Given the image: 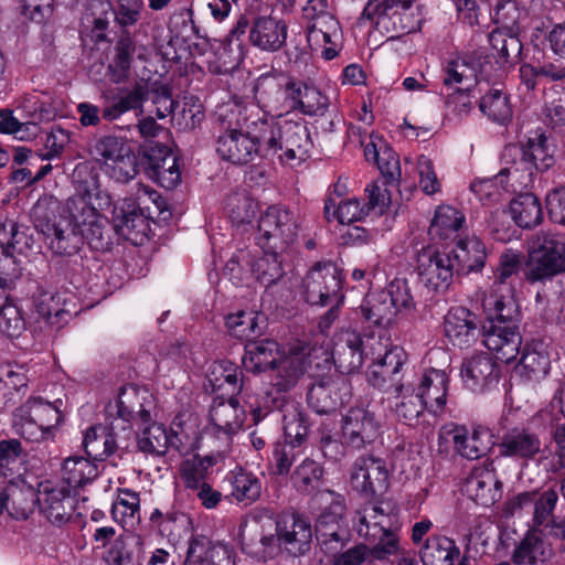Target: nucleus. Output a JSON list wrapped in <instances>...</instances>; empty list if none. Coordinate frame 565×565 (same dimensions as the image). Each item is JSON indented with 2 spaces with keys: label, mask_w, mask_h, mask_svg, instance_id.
<instances>
[{
  "label": "nucleus",
  "mask_w": 565,
  "mask_h": 565,
  "mask_svg": "<svg viewBox=\"0 0 565 565\" xmlns=\"http://www.w3.org/2000/svg\"><path fill=\"white\" fill-rule=\"evenodd\" d=\"M223 131L216 139V152L233 164H247L257 158L278 156L289 166L303 161L312 146L307 127L299 121H268L259 118L247 124L246 130L223 119Z\"/></svg>",
  "instance_id": "1"
},
{
  "label": "nucleus",
  "mask_w": 565,
  "mask_h": 565,
  "mask_svg": "<svg viewBox=\"0 0 565 565\" xmlns=\"http://www.w3.org/2000/svg\"><path fill=\"white\" fill-rule=\"evenodd\" d=\"M92 172L89 162L76 164L73 178L78 186L66 200L62 217L83 231L89 246L98 250L110 243L108 221L102 211L111 205V196L99 189L98 177Z\"/></svg>",
  "instance_id": "2"
},
{
  "label": "nucleus",
  "mask_w": 565,
  "mask_h": 565,
  "mask_svg": "<svg viewBox=\"0 0 565 565\" xmlns=\"http://www.w3.org/2000/svg\"><path fill=\"white\" fill-rule=\"evenodd\" d=\"M522 266L523 254L520 250L507 248L500 254L493 269V281L482 300L484 310H494L505 319L520 315L516 288L521 285Z\"/></svg>",
  "instance_id": "3"
},
{
  "label": "nucleus",
  "mask_w": 565,
  "mask_h": 565,
  "mask_svg": "<svg viewBox=\"0 0 565 565\" xmlns=\"http://www.w3.org/2000/svg\"><path fill=\"white\" fill-rule=\"evenodd\" d=\"M353 526L361 537L377 541L372 547L373 557L382 561L399 553L397 514L390 503L369 504L356 511Z\"/></svg>",
  "instance_id": "4"
},
{
  "label": "nucleus",
  "mask_w": 565,
  "mask_h": 565,
  "mask_svg": "<svg viewBox=\"0 0 565 565\" xmlns=\"http://www.w3.org/2000/svg\"><path fill=\"white\" fill-rule=\"evenodd\" d=\"M148 85L141 82H136L130 87L104 89L100 94L102 110L98 106L87 102L77 105L79 122L85 127L98 126L102 119L115 121L129 111L140 115L143 113V105L148 100Z\"/></svg>",
  "instance_id": "5"
},
{
  "label": "nucleus",
  "mask_w": 565,
  "mask_h": 565,
  "mask_svg": "<svg viewBox=\"0 0 565 565\" xmlns=\"http://www.w3.org/2000/svg\"><path fill=\"white\" fill-rule=\"evenodd\" d=\"M57 403L61 401L51 403L42 397H30L13 413L15 434L32 443L51 438L53 429L62 422Z\"/></svg>",
  "instance_id": "6"
},
{
  "label": "nucleus",
  "mask_w": 565,
  "mask_h": 565,
  "mask_svg": "<svg viewBox=\"0 0 565 565\" xmlns=\"http://www.w3.org/2000/svg\"><path fill=\"white\" fill-rule=\"evenodd\" d=\"M90 154L114 181L127 183L138 174L137 157L125 137L104 135L89 148Z\"/></svg>",
  "instance_id": "7"
},
{
  "label": "nucleus",
  "mask_w": 565,
  "mask_h": 565,
  "mask_svg": "<svg viewBox=\"0 0 565 565\" xmlns=\"http://www.w3.org/2000/svg\"><path fill=\"white\" fill-rule=\"evenodd\" d=\"M565 273V242L554 234L537 233L530 246L524 278L535 284Z\"/></svg>",
  "instance_id": "8"
},
{
  "label": "nucleus",
  "mask_w": 565,
  "mask_h": 565,
  "mask_svg": "<svg viewBox=\"0 0 565 565\" xmlns=\"http://www.w3.org/2000/svg\"><path fill=\"white\" fill-rule=\"evenodd\" d=\"M299 81L276 75H263L255 86V98L268 121H289L284 116L296 110Z\"/></svg>",
  "instance_id": "9"
},
{
  "label": "nucleus",
  "mask_w": 565,
  "mask_h": 565,
  "mask_svg": "<svg viewBox=\"0 0 565 565\" xmlns=\"http://www.w3.org/2000/svg\"><path fill=\"white\" fill-rule=\"evenodd\" d=\"M301 295L312 306L342 303L341 270L331 262L315 264L302 279Z\"/></svg>",
  "instance_id": "10"
},
{
  "label": "nucleus",
  "mask_w": 565,
  "mask_h": 565,
  "mask_svg": "<svg viewBox=\"0 0 565 565\" xmlns=\"http://www.w3.org/2000/svg\"><path fill=\"white\" fill-rule=\"evenodd\" d=\"M298 225L291 211L269 206L258 221L256 241L263 250L285 252L296 239Z\"/></svg>",
  "instance_id": "11"
},
{
  "label": "nucleus",
  "mask_w": 565,
  "mask_h": 565,
  "mask_svg": "<svg viewBox=\"0 0 565 565\" xmlns=\"http://www.w3.org/2000/svg\"><path fill=\"white\" fill-rule=\"evenodd\" d=\"M375 344L381 345V339H376L374 334L362 335L353 329H342L333 339L334 364L341 373L355 372L369 355L377 353Z\"/></svg>",
  "instance_id": "12"
},
{
  "label": "nucleus",
  "mask_w": 565,
  "mask_h": 565,
  "mask_svg": "<svg viewBox=\"0 0 565 565\" xmlns=\"http://www.w3.org/2000/svg\"><path fill=\"white\" fill-rule=\"evenodd\" d=\"M329 503L319 514L316 523L318 540L330 554H337L351 537L344 519L345 503L341 494L328 491L322 494Z\"/></svg>",
  "instance_id": "13"
},
{
  "label": "nucleus",
  "mask_w": 565,
  "mask_h": 565,
  "mask_svg": "<svg viewBox=\"0 0 565 565\" xmlns=\"http://www.w3.org/2000/svg\"><path fill=\"white\" fill-rule=\"evenodd\" d=\"M154 398L146 387L129 384L121 388L116 403V414L111 420L113 430L131 429L135 425L151 422Z\"/></svg>",
  "instance_id": "14"
},
{
  "label": "nucleus",
  "mask_w": 565,
  "mask_h": 565,
  "mask_svg": "<svg viewBox=\"0 0 565 565\" xmlns=\"http://www.w3.org/2000/svg\"><path fill=\"white\" fill-rule=\"evenodd\" d=\"M486 311L491 320V326L484 333L483 343L495 354L498 360L510 363L520 353L522 344L518 327L520 315L513 319H505L499 317L494 310Z\"/></svg>",
  "instance_id": "15"
},
{
  "label": "nucleus",
  "mask_w": 565,
  "mask_h": 565,
  "mask_svg": "<svg viewBox=\"0 0 565 565\" xmlns=\"http://www.w3.org/2000/svg\"><path fill=\"white\" fill-rule=\"evenodd\" d=\"M416 270L424 286L436 291H445L457 271L452 256L428 246L417 255Z\"/></svg>",
  "instance_id": "16"
},
{
  "label": "nucleus",
  "mask_w": 565,
  "mask_h": 565,
  "mask_svg": "<svg viewBox=\"0 0 565 565\" xmlns=\"http://www.w3.org/2000/svg\"><path fill=\"white\" fill-rule=\"evenodd\" d=\"M380 431L381 422L367 407H351L342 417V437L354 449H362L374 443Z\"/></svg>",
  "instance_id": "17"
},
{
  "label": "nucleus",
  "mask_w": 565,
  "mask_h": 565,
  "mask_svg": "<svg viewBox=\"0 0 565 565\" xmlns=\"http://www.w3.org/2000/svg\"><path fill=\"white\" fill-rule=\"evenodd\" d=\"M310 351L308 345L292 344L282 352L269 371L270 384L278 392H287L297 384L309 366Z\"/></svg>",
  "instance_id": "18"
},
{
  "label": "nucleus",
  "mask_w": 565,
  "mask_h": 565,
  "mask_svg": "<svg viewBox=\"0 0 565 565\" xmlns=\"http://www.w3.org/2000/svg\"><path fill=\"white\" fill-rule=\"evenodd\" d=\"M351 397V385L342 375L326 376L313 383L307 394L309 406L318 414L337 411Z\"/></svg>",
  "instance_id": "19"
},
{
  "label": "nucleus",
  "mask_w": 565,
  "mask_h": 565,
  "mask_svg": "<svg viewBox=\"0 0 565 565\" xmlns=\"http://www.w3.org/2000/svg\"><path fill=\"white\" fill-rule=\"evenodd\" d=\"M388 484V469L386 462L375 456H360L352 466L351 486L364 494L375 495L386 490Z\"/></svg>",
  "instance_id": "20"
},
{
  "label": "nucleus",
  "mask_w": 565,
  "mask_h": 565,
  "mask_svg": "<svg viewBox=\"0 0 565 565\" xmlns=\"http://www.w3.org/2000/svg\"><path fill=\"white\" fill-rule=\"evenodd\" d=\"M275 542L290 555L299 556L309 551L312 541L310 522L298 514L282 515L275 521Z\"/></svg>",
  "instance_id": "21"
},
{
  "label": "nucleus",
  "mask_w": 565,
  "mask_h": 565,
  "mask_svg": "<svg viewBox=\"0 0 565 565\" xmlns=\"http://www.w3.org/2000/svg\"><path fill=\"white\" fill-rule=\"evenodd\" d=\"M406 355L402 348L394 347L385 352L369 372V383L384 392L393 393L405 388L401 373Z\"/></svg>",
  "instance_id": "22"
},
{
  "label": "nucleus",
  "mask_w": 565,
  "mask_h": 565,
  "mask_svg": "<svg viewBox=\"0 0 565 565\" xmlns=\"http://www.w3.org/2000/svg\"><path fill=\"white\" fill-rule=\"evenodd\" d=\"M116 232L135 245L143 244L149 232V222L135 201L124 199L114 204L111 211Z\"/></svg>",
  "instance_id": "23"
},
{
  "label": "nucleus",
  "mask_w": 565,
  "mask_h": 565,
  "mask_svg": "<svg viewBox=\"0 0 565 565\" xmlns=\"http://www.w3.org/2000/svg\"><path fill=\"white\" fill-rule=\"evenodd\" d=\"M460 375L467 388L482 393L498 383L500 366L488 353H478L463 360Z\"/></svg>",
  "instance_id": "24"
},
{
  "label": "nucleus",
  "mask_w": 565,
  "mask_h": 565,
  "mask_svg": "<svg viewBox=\"0 0 565 565\" xmlns=\"http://www.w3.org/2000/svg\"><path fill=\"white\" fill-rule=\"evenodd\" d=\"M479 324L475 312L461 306L452 307L444 318L445 335L454 345L469 348L478 340Z\"/></svg>",
  "instance_id": "25"
},
{
  "label": "nucleus",
  "mask_w": 565,
  "mask_h": 565,
  "mask_svg": "<svg viewBox=\"0 0 565 565\" xmlns=\"http://www.w3.org/2000/svg\"><path fill=\"white\" fill-rule=\"evenodd\" d=\"M557 502L558 493L554 489H546L542 492L534 491L531 512L532 529L565 541V520L557 522L554 516Z\"/></svg>",
  "instance_id": "26"
},
{
  "label": "nucleus",
  "mask_w": 565,
  "mask_h": 565,
  "mask_svg": "<svg viewBox=\"0 0 565 565\" xmlns=\"http://www.w3.org/2000/svg\"><path fill=\"white\" fill-rule=\"evenodd\" d=\"M248 38L262 51H278L286 42L287 24L273 15H257L249 25Z\"/></svg>",
  "instance_id": "27"
},
{
  "label": "nucleus",
  "mask_w": 565,
  "mask_h": 565,
  "mask_svg": "<svg viewBox=\"0 0 565 565\" xmlns=\"http://www.w3.org/2000/svg\"><path fill=\"white\" fill-rule=\"evenodd\" d=\"M449 375L445 370L428 369L423 372L414 385L417 394L426 399L428 412L438 415L447 403Z\"/></svg>",
  "instance_id": "28"
},
{
  "label": "nucleus",
  "mask_w": 565,
  "mask_h": 565,
  "mask_svg": "<svg viewBox=\"0 0 565 565\" xmlns=\"http://www.w3.org/2000/svg\"><path fill=\"white\" fill-rule=\"evenodd\" d=\"M449 434L455 452L469 460L484 456L492 445V435L483 426L475 427L471 433L465 426H454Z\"/></svg>",
  "instance_id": "29"
},
{
  "label": "nucleus",
  "mask_w": 565,
  "mask_h": 565,
  "mask_svg": "<svg viewBox=\"0 0 565 565\" xmlns=\"http://www.w3.org/2000/svg\"><path fill=\"white\" fill-rule=\"evenodd\" d=\"M19 224L7 220L0 224V287H8L9 282L19 276L20 269L14 257L15 244L20 242Z\"/></svg>",
  "instance_id": "30"
},
{
  "label": "nucleus",
  "mask_w": 565,
  "mask_h": 565,
  "mask_svg": "<svg viewBox=\"0 0 565 565\" xmlns=\"http://www.w3.org/2000/svg\"><path fill=\"white\" fill-rule=\"evenodd\" d=\"M183 565H233L231 550L213 543L206 536H192Z\"/></svg>",
  "instance_id": "31"
},
{
  "label": "nucleus",
  "mask_w": 565,
  "mask_h": 565,
  "mask_svg": "<svg viewBox=\"0 0 565 565\" xmlns=\"http://www.w3.org/2000/svg\"><path fill=\"white\" fill-rule=\"evenodd\" d=\"M148 174L167 190L181 182V171L177 157L166 147L153 148L148 156Z\"/></svg>",
  "instance_id": "32"
},
{
  "label": "nucleus",
  "mask_w": 565,
  "mask_h": 565,
  "mask_svg": "<svg viewBox=\"0 0 565 565\" xmlns=\"http://www.w3.org/2000/svg\"><path fill=\"white\" fill-rule=\"evenodd\" d=\"M541 450L540 437L522 427H514L508 430L499 444L500 455L515 459H532Z\"/></svg>",
  "instance_id": "33"
},
{
  "label": "nucleus",
  "mask_w": 565,
  "mask_h": 565,
  "mask_svg": "<svg viewBox=\"0 0 565 565\" xmlns=\"http://www.w3.org/2000/svg\"><path fill=\"white\" fill-rule=\"evenodd\" d=\"M210 419L213 431L228 438L242 428L245 412L234 397L227 401L215 399L210 409Z\"/></svg>",
  "instance_id": "34"
},
{
  "label": "nucleus",
  "mask_w": 565,
  "mask_h": 565,
  "mask_svg": "<svg viewBox=\"0 0 565 565\" xmlns=\"http://www.w3.org/2000/svg\"><path fill=\"white\" fill-rule=\"evenodd\" d=\"M308 42L310 45L322 47V56L332 60L337 55V42L340 39V24L329 12L308 23Z\"/></svg>",
  "instance_id": "35"
},
{
  "label": "nucleus",
  "mask_w": 565,
  "mask_h": 565,
  "mask_svg": "<svg viewBox=\"0 0 565 565\" xmlns=\"http://www.w3.org/2000/svg\"><path fill=\"white\" fill-rule=\"evenodd\" d=\"M501 486L490 466H479L467 478L466 492L477 504L489 505L494 502Z\"/></svg>",
  "instance_id": "36"
},
{
  "label": "nucleus",
  "mask_w": 565,
  "mask_h": 565,
  "mask_svg": "<svg viewBox=\"0 0 565 565\" xmlns=\"http://www.w3.org/2000/svg\"><path fill=\"white\" fill-rule=\"evenodd\" d=\"M51 250L61 256L75 255L83 245L86 236L83 231H79L75 225L66 218H61L58 222L51 226L49 232H44Z\"/></svg>",
  "instance_id": "37"
},
{
  "label": "nucleus",
  "mask_w": 565,
  "mask_h": 565,
  "mask_svg": "<svg viewBox=\"0 0 565 565\" xmlns=\"http://www.w3.org/2000/svg\"><path fill=\"white\" fill-rule=\"evenodd\" d=\"M281 354L278 343L274 340L248 341L242 363L248 372H269Z\"/></svg>",
  "instance_id": "38"
},
{
  "label": "nucleus",
  "mask_w": 565,
  "mask_h": 565,
  "mask_svg": "<svg viewBox=\"0 0 565 565\" xmlns=\"http://www.w3.org/2000/svg\"><path fill=\"white\" fill-rule=\"evenodd\" d=\"M418 555L423 565H454L460 556V548L455 540L435 534L419 546Z\"/></svg>",
  "instance_id": "39"
},
{
  "label": "nucleus",
  "mask_w": 565,
  "mask_h": 565,
  "mask_svg": "<svg viewBox=\"0 0 565 565\" xmlns=\"http://www.w3.org/2000/svg\"><path fill=\"white\" fill-rule=\"evenodd\" d=\"M452 253V259L458 273L479 271L486 265V246L476 235L458 238Z\"/></svg>",
  "instance_id": "40"
},
{
  "label": "nucleus",
  "mask_w": 565,
  "mask_h": 565,
  "mask_svg": "<svg viewBox=\"0 0 565 565\" xmlns=\"http://www.w3.org/2000/svg\"><path fill=\"white\" fill-rule=\"evenodd\" d=\"M70 501L68 491L64 487L50 481L40 484L36 502L50 521L63 522L68 515L67 505H70Z\"/></svg>",
  "instance_id": "41"
},
{
  "label": "nucleus",
  "mask_w": 565,
  "mask_h": 565,
  "mask_svg": "<svg viewBox=\"0 0 565 565\" xmlns=\"http://www.w3.org/2000/svg\"><path fill=\"white\" fill-rule=\"evenodd\" d=\"M7 476V484L4 486L6 507L4 510L12 515L24 516L32 510L36 502L38 492L26 484L21 475Z\"/></svg>",
  "instance_id": "42"
},
{
  "label": "nucleus",
  "mask_w": 565,
  "mask_h": 565,
  "mask_svg": "<svg viewBox=\"0 0 565 565\" xmlns=\"http://www.w3.org/2000/svg\"><path fill=\"white\" fill-rule=\"evenodd\" d=\"M544 532L530 529L515 547L512 559L518 565L546 562L552 555L551 545L543 539Z\"/></svg>",
  "instance_id": "43"
},
{
  "label": "nucleus",
  "mask_w": 565,
  "mask_h": 565,
  "mask_svg": "<svg viewBox=\"0 0 565 565\" xmlns=\"http://www.w3.org/2000/svg\"><path fill=\"white\" fill-rule=\"evenodd\" d=\"M117 431L113 430L111 423L109 428L94 426L87 429L83 439V446L86 455L93 462L99 465V462L116 451L118 447Z\"/></svg>",
  "instance_id": "44"
},
{
  "label": "nucleus",
  "mask_w": 565,
  "mask_h": 565,
  "mask_svg": "<svg viewBox=\"0 0 565 565\" xmlns=\"http://www.w3.org/2000/svg\"><path fill=\"white\" fill-rule=\"evenodd\" d=\"M179 437L171 434L162 424H147L138 436L137 446L140 451L152 456L164 455L169 447H179Z\"/></svg>",
  "instance_id": "45"
},
{
  "label": "nucleus",
  "mask_w": 565,
  "mask_h": 565,
  "mask_svg": "<svg viewBox=\"0 0 565 565\" xmlns=\"http://www.w3.org/2000/svg\"><path fill=\"white\" fill-rule=\"evenodd\" d=\"M523 160L530 162L537 171L551 169L555 160V145L544 134H534L522 149Z\"/></svg>",
  "instance_id": "46"
},
{
  "label": "nucleus",
  "mask_w": 565,
  "mask_h": 565,
  "mask_svg": "<svg viewBox=\"0 0 565 565\" xmlns=\"http://www.w3.org/2000/svg\"><path fill=\"white\" fill-rule=\"evenodd\" d=\"M275 520L267 515H254L246 519L239 527V537L243 547H253L257 543L270 546L275 543Z\"/></svg>",
  "instance_id": "47"
},
{
  "label": "nucleus",
  "mask_w": 565,
  "mask_h": 565,
  "mask_svg": "<svg viewBox=\"0 0 565 565\" xmlns=\"http://www.w3.org/2000/svg\"><path fill=\"white\" fill-rule=\"evenodd\" d=\"M396 394L397 402L394 405V412L398 420L406 425H414L428 405L415 391L414 384L406 382L405 388Z\"/></svg>",
  "instance_id": "48"
},
{
  "label": "nucleus",
  "mask_w": 565,
  "mask_h": 565,
  "mask_svg": "<svg viewBox=\"0 0 565 565\" xmlns=\"http://www.w3.org/2000/svg\"><path fill=\"white\" fill-rule=\"evenodd\" d=\"M99 466L82 456L68 457L62 466V478L72 488L83 487L99 475Z\"/></svg>",
  "instance_id": "49"
},
{
  "label": "nucleus",
  "mask_w": 565,
  "mask_h": 565,
  "mask_svg": "<svg viewBox=\"0 0 565 565\" xmlns=\"http://www.w3.org/2000/svg\"><path fill=\"white\" fill-rule=\"evenodd\" d=\"M509 210L513 221L520 227L536 226L543 218L541 203L532 193H523L513 199Z\"/></svg>",
  "instance_id": "50"
},
{
  "label": "nucleus",
  "mask_w": 565,
  "mask_h": 565,
  "mask_svg": "<svg viewBox=\"0 0 565 565\" xmlns=\"http://www.w3.org/2000/svg\"><path fill=\"white\" fill-rule=\"evenodd\" d=\"M111 514L114 520L124 527L134 529L140 521L139 494L129 489H120L113 503Z\"/></svg>",
  "instance_id": "51"
},
{
  "label": "nucleus",
  "mask_w": 565,
  "mask_h": 565,
  "mask_svg": "<svg viewBox=\"0 0 565 565\" xmlns=\"http://www.w3.org/2000/svg\"><path fill=\"white\" fill-rule=\"evenodd\" d=\"M465 221V215L459 210L450 205H440L430 223L429 234L434 238L449 239L462 227Z\"/></svg>",
  "instance_id": "52"
},
{
  "label": "nucleus",
  "mask_w": 565,
  "mask_h": 565,
  "mask_svg": "<svg viewBox=\"0 0 565 565\" xmlns=\"http://www.w3.org/2000/svg\"><path fill=\"white\" fill-rule=\"evenodd\" d=\"M408 0H369L363 17L373 21L380 29L390 33L391 23L396 19L399 9L407 10Z\"/></svg>",
  "instance_id": "53"
},
{
  "label": "nucleus",
  "mask_w": 565,
  "mask_h": 565,
  "mask_svg": "<svg viewBox=\"0 0 565 565\" xmlns=\"http://www.w3.org/2000/svg\"><path fill=\"white\" fill-rule=\"evenodd\" d=\"M206 379L213 391L228 387V393H238L242 388V372L230 361L214 362L207 371Z\"/></svg>",
  "instance_id": "54"
},
{
  "label": "nucleus",
  "mask_w": 565,
  "mask_h": 565,
  "mask_svg": "<svg viewBox=\"0 0 565 565\" xmlns=\"http://www.w3.org/2000/svg\"><path fill=\"white\" fill-rule=\"evenodd\" d=\"M142 558L141 541L136 536L115 540L107 552L110 565H141Z\"/></svg>",
  "instance_id": "55"
},
{
  "label": "nucleus",
  "mask_w": 565,
  "mask_h": 565,
  "mask_svg": "<svg viewBox=\"0 0 565 565\" xmlns=\"http://www.w3.org/2000/svg\"><path fill=\"white\" fill-rule=\"evenodd\" d=\"M479 109L489 119L500 124H504L512 117L509 97L499 88H490L480 96Z\"/></svg>",
  "instance_id": "56"
},
{
  "label": "nucleus",
  "mask_w": 565,
  "mask_h": 565,
  "mask_svg": "<svg viewBox=\"0 0 565 565\" xmlns=\"http://www.w3.org/2000/svg\"><path fill=\"white\" fill-rule=\"evenodd\" d=\"M516 33L507 30H494L489 34L492 55L498 64L504 65L520 55L522 45Z\"/></svg>",
  "instance_id": "57"
},
{
  "label": "nucleus",
  "mask_w": 565,
  "mask_h": 565,
  "mask_svg": "<svg viewBox=\"0 0 565 565\" xmlns=\"http://www.w3.org/2000/svg\"><path fill=\"white\" fill-rule=\"evenodd\" d=\"M493 22L502 30L518 32L526 26V13L515 0H500L494 7Z\"/></svg>",
  "instance_id": "58"
},
{
  "label": "nucleus",
  "mask_w": 565,
  "mask_h": 565,
  "mask_svg": "<svg viewBox=\"0 0 565 565\" xmlns=\"http://www.w3.org/2000/svg\"><path fill=\"white\" fill-rule=\"evenodd\" d=\"M115 56L109 63L107 74L114 84H121L130 76L131 58L135 52L134 44L130 39H121L115 47Z\"/></svg>",
  "instance_id": "59"
},
{
  "label": "nucleus",
  "mask_w": 565,
  "mask_h": 565,
  "mask_svg": "<svg viewBox=\"0 0 565 565\" xmlns=\"http://www.w3.org/2000/svg\"><path fill=\"white\" fill-rule=\"evenodd\" d=\"M214 465L215 458L213 456H195L184 460L180 468V476L185 487L195 490L205 484L209 470Z\"/></svg>",
  "instance_id": "60"
},
{
  "label": "nucleus",
  "mask_w": 565,
  "mask_h": 565,
  "mask_svg": "<svg viewBox=\"0 0 565 565\" xmlns=\"http://www.w3.org/2000/svg\"><path fill=\"white\" fill-rule=\"evenodd\" d=\"M362 312L366 320L380 326L388 324L397 313L383 290L366 297Z\"/></svg>",
  "instance_id": "61"
},
{
  "label": "nucleus",
  "mask_w": 565,
  "mask_h": 565,
  "mask_svg": "<svg viewBox=\"0 0 565 565\" xmlns=\"http://www.w3.org/2000/svg\"><path fill=\"white\" fill-rule=\"evenodd\" d=\"M232 497L244 504H250L259 499L262 482L257 476L244 470L236 471L232 479Z\"/></svg>",
  "instance_id": "62"
},
{
  "label": "nucleus",
  "mask_w": 565,
  "mask_h": 565,
  "mask_svg": "<svg viewBox=\"0 0 565 565\" xmlns=\"http://www.w3.org/2000/svg\"><path fill=\"white\" fill-rule=\"evenodd\" d=\"M323 472V468L320 463L306 458L295 469L291 480L298 491L311 493L322 484Z\"/></svg>",
  "instance_id": "63"
},
{
  "label": "nucleus",
  "mask_w": 565,
  "mask_h": 565,
  "mask_svg": "<svg viewBox=\"0 0 565 565\" xmlns=\"http://www.w3.org/2000/svg\"><path fill=\"white\" fill-rule=\"evenodd\" d=\"M296 110L307 116H323L330 106L329 98L318 88L308 86L299 81V95Z\"/></svg>",
  "instance_id": "64"
}]
</instances>
